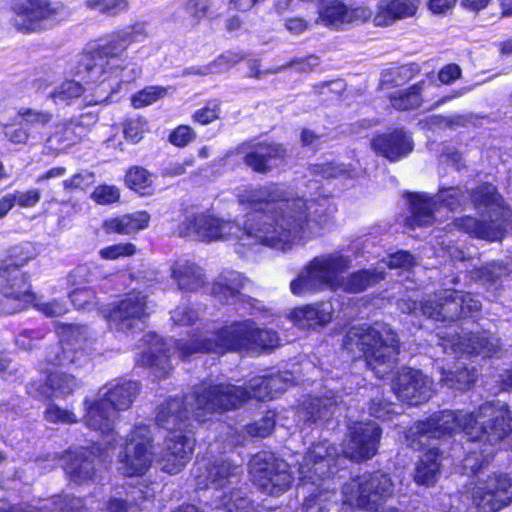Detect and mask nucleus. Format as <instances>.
I'll return each mask as SVG.
<instances>
[{
  "mask_svg": "<svg viewBox=\"0 0 512 512\" xmlns=\"http://www.w3.org/2000/svg\"><path fill=\"white\" fill-rule=\"evenodd\" d=\"M341 396L338 395L337 386L328 387V390L321 397H309L305 399L295 411L296 421L316 422L325 419L332 413V408L339 403Z\"/></svg>",
  "mask_w": 512,
  "mask_h": 512,
  "instance_id": "nucleus-26",
  "label": "nucleus"
},
{
  "mask_svg": "<svg viewBox=\"0 0 512 512\" xmlns=\"http://www.w3.org/2000/svg\"><path fill=\"white\" fill-rule=\"evenodd\" d=\"M394 412V404L390 402L375 398L370 403L369 413L376 418L391 419V414Z\"/></svg>",
  "mask_w": 512,
  "mask_h": 512,
  "instance_id": "nucleus-63",
  "label": "nucleus"
},
{
  "mask_svg": "<svg viewBox=\"0 0 512 512\" xmlns=\"http://www.w3.org/2000/svg\"><path fill=\"white\" fill-rule=\"evenodd\" d=\"M314 172L316 174H320L324 178H337L343 175L353 177V171L351 169H349L346 165L338 163H325L316 165L314 167Z\"/></svg>",
  "mask_w": 512,
  "mask_h": 512,
  "instance_id": "nucleus-59",
  "label": "nucleus"
},
{
  "mask_svg": "<svg viewBox=\"0 0 512 512\" xmlns=\"http://www.w3.org/2000/svg\"><path fill=\"white\" fill-rule=\"evenodd\" d=\"M85 5L89 9L98 10L107 15H116L127 10V0H86Z\"/></svg>",
  "mask_w": 512,
  "mask_h": 512,
  "instance_id": "nucleus-49",
  "label": "nucleus"
},
{
  "mask_svg": "<svg viewBox=\"0 0 512 512\" xmlns=\"http://www.w3.org/2000/svg\"><path fill=\"white\" fill-rule=\"evenodd\" d=\"M84 92L85 89L79 81L66 79L50 91L47 98L56 105H72Z\"/></svg>",
  "mask_w": 512,
  "mask_h": 512,
  "instance_id": "nucleus-42",
  "label": "nucleus"
},
{
  "mask_svg": "<svg viewBox=\"0 0 512 512\" xmlns=\"http://www.w3.org/2000/svg\"><path fill=\"white\" fill-rule=\"evenodd\" d=\"M18 115L21 118V123L27 126L30 131L46 126L53 118V114L49 111L32 108H22Z\"/></svg>",
  "mask_w": 512,
  "mask_h": 512,
  "instance_id": "nucleus-47",
  "label": "nucleus"
},
{
  "mask_svg": "<svg viewBox=\"0 0 512 512\" xmlns=\"http://www.w3.org/2000/svg\"><path fill=\"white\" fill-rule=\"evenodd\" d=\"M211 6V0H189L185 5V10L190 17V24H198L208 16Z\"/></svg>",
  "mask_w": 512,
  "mask_h": 512,
  "instance_id": "nucleus-52",
  "label": "nucleus"
},
{
  "mask_svg": "<svg viewBox=\"0 0 512 512\" xmlns=\"http://www.w3.org/2000/svg\"><path fill=\"white\" fill-rule=\"evenodd\" d=\"M188 339L174 341L173 354L188 358L200 352L224 353L230 350L252 348L272 349L279 344L276 332L270 329H257L252 320L235 322L213 331H196Z\"/></svg>",
  "mask_w": 512,
  "mask_h": 512,
  "instance_id": "nucleus-5",
  "label": "nucleus"
},
{
  "mask_svg": "<svg viewBox=\"0 0 512 512\" xmlns=\"http://www.w3.org/2000/svg\"><path fill=\"white\" fill-rule=\"evenodd\" d=\"M467 197L458 187L442 188L435 197H429L426 193L408 194L410 215L405 224L410 229L427 227L436 220L435 213L441 207H447L450 211L460 207Z\"/></svg>",
  "mask_w": 512,
  "mask_h": 512,
  "instance_id": "nucleus-14",
  "label": "nucleus"
},
{
  "mask_svg": "<svg viewBox=\"0 0 512 512\" xmlns=\"http://www.w3.org/2000/svg\"><path fill=\"white\" fill-rule=\"evenodd\" d=\"M45 420L53 424H72L77 422V416L70 410L50 404L44 413Z\"/></svg>",
  "mask_w": 512,
  "mask_h": 512,
  "instance_id": "nucleus-51",
  "label": "nucleus"
},
{
  "mask_svg": "<svg viewBox=\"0 0 512 512\" xmlns=\"http://www.w3.org/2000/svg\"><path fill=\"white\" fill-rule=\"evenodd\" d=\"M13 198V206L18 205L21 208H32L40 201L41 193L38 189H30L27 191H15L8 193Z\"/></svg>",
  "mask_w": 512,
  "mask_h": 512,
  "instance_id": "nucleus-56",
  "label": "nucleus"
},
{
  "mask_svg": "<svg viewBox=\"0 0 512 512\" xmlns=\"http://www.w3.org/2000/svg\"><path fill=\"white\" fill-rule=\"evenodd\" d=\"M169 89L163 86H147L131 97V104L136 109L150 106L166 97Z\"/></svg>",
  "mask_w": 512,
  "mask_h": 512,
  "instance_id": "nucleus-46",
  "label": "nucleus"
},
{
  "mask_svg": "<svg viewBox=\"0 0 512 512\" xmlns=\"http://www.w3.org/2000/svg\"><path fill=\"white\" fill-rule=\"evenodd\" d=\"M122 56L120 57V60L118 62L119 68L118 72L115 74L110 75L107 79H104L103 81H92L85 78V73L81 71V64H80V58L76 62V66L74 69V73L76 76H78L82 81H85L87 84H96L98 86H104L107 84V88H104V92H107V90H113V84L110 83V81L113 78H119V82L121 83H129L132 81H135L137 78L141 75V68L135 64H132L130 66H122Z\"/></svg>",
  "mask_w": 512,
  "mask_h": 512,
  "instance_id": "nucleus-40",
  "label": "nucleus"
},
{
  "mask_svg": "<svg viewBox=\"0 0 512 512\" xmlns=\"http://www.w3.org/2000/svg\"><path fill=\"white\" fill-rule=\"evenodd\" d=\"M197 319V311L186 303L179 305L171 312V320L176 326H189Z\"/></svg>",
  "mask_w": 512,
  "mask_h": 512,
  "instance_id": "nucleus-54",
  "label": "nucleus"
},
{
  "mask_svg": "<svg viewBox=\"0 0 512 512\" xmlns=\"http://www.w3.org/2000/svg\"><path fill=\"white\" fill-rule=\"evenodd\" d=\"M441 382L451 388L464 390L476 381V371L468 368H457L456 371L445 370L443 368Z\"/></svg>",
  "mask_w": 512,
  "mask_h": 512,
  "instance_id": "nucleus-44",
  "label": "nucleus"
},
{
  "mask_svg": "<svg viewBox=\"0 0 512 512\" xmlns=\"http://www.w3.org/2000/svg\"><path fill=\"white\" fill-rule=\"evenodd\" d=\"M11 256L13 265L0 268V293L3 297L0 314L19 312L34 299L30 285L19 266L35 258V248L30 243H25L13 248Z\"/></svg>",
  "mask_w": 512,
  "mask_h": 512,
  "instance_id": "nucleus-11",
  "label": "nucleus"
},
{
  "mask_svg": "<svg viewBox=\"0 0 512 512\" xmlns=\"http://www.w3.org/2000/svg\"><path fill=\"white\" fill-rule=\"evenodd\" d=\"M480 307V302L471 294L447 289L426 299L421 304V311L435 321L453 322L478 311Z\"/></svg>",
  "mask_w": 512,
  "mask_h": 512,
  "instance_id": "nucleus-17",
  "label": "nucleus"
},
{
  "mask_svg": "<svg viewBox=\"0 0 512 512\" xmlns=\"http://www.w3.org/2000/svg\"><path fill=\"white\" fill-rule=\"evenodd\" d=\"M6 138L13 144H36L40 139V133L20 123L19 126H8L4 132Z\"/></svg>",
  "mask_w": 512,
  "mask_h": 512,
  "instance_id": "nucleus-48",
  "label": "nucleus"
},
{
  "mask_svg": "<svg viewBox=\"0 0 512 512\" xmlns=\"http://www.w3.org/2000/svg\"><path fill=\"white\" fill-rule=\"evenodd\" d=\"M147 131V123L142 118L130 119L125 123L124 135L125 138L132 143L139 142L144 133Z\"/></svg>",
  "mask_w": 512,
  "mask_h": 512,
  "instance_id": "nucleus-58",
  "label": "nucleus"
},
{
  "mask_svg": "<svg viewBox=\"0 0 512 512\" xmlns=\"http://www.w3.org/2000/svg\"><path fill=\"white\" fill-rule=\"evenodd\" d=\"M220 114V103L217 100L209 101L206 106L201 109H198L194 115L193 119L195 122L201 125H207L216 120Z\"/></svg>",
  "mask_w": 512,
  "mask_h": 512,
  "instance_id": "nucleus-55",
  "label": "nucleus"
},
{
  "mask_svg": "<svg viewBox=\"0 0 512 512\" xmlns=\"http://www.w3.org/2000/svg\"><path fill=\"white\" fill-rule=\"evenodd\" d=\"M34 299L30 302L35 301V307L42 312L47 317H58L62 316L67 312V307L65 303L60 301H51V302H41L39 300L36 301L35 296L33 295Z\"/></svg>",
  "mask_w": 512,
  "mask_h": 512,
  "instance_id": "nucleus-62",
  "label": "nucleus"
},
{
  "mask_svg": "<svg viewBox=\"0 0 512 512\" xmlns=\"http://www.w3.org/2000/svg\"><path fill=\"white\" fill-rule=\"evenodd\" d=\"M420 5V0H383L373 18L376 26H389L396 20L412 17Z\"/></svg>",
  "mask_w": 512,
  "mask_h": 512,
  "instance_id": "nucleus-32",
  "label": "nucleus"
},
{
  "mask_svg": "<svg viewBox=\"0 0 512 512\" xmlns=\"http://www.w3.org/2000/svg\"><path fill=\"white\" fill-rule=\"evenodd\" d=\"M343 347L353 354L362 353L378 378L385 377L392 370L399 349L396 334L378 324L350 328L343 340Z\"/></svg>",
  "mask_w": 512,
  "mask_h": 512,
  "instance_id": "nucleus-8",
  "label": "nucleus"
},
{
  "mask_svg": "<svg viewBox=\"0 0 512 512\" xmlns=\"http://www.w3.org/2000/svg\"><path fill=\"white\" fill-rule=\"evenodd\" d=\"M150 307L146 297L141 293L128 294L117 306L109 311L105 318L111 329L128 332L141 330L144 318L149 314Z\"/></svg>",
  "mask_w": 512,
  "mask_h": 512,
  "instance_id": "nucleus-21",
  "label": "nucleus"
},
{
  "mask_svg": "<svg viewBox=\"0 0 512 512\" xmlns=\"http://www.w3.org/2000/svg\"><path fill=\"white\" fill-rule=\"evenodd\" d=\"M435 85L430 80L420 81L408 88L393 92L389 99L391 105L397 110H411L420 107L423 101L429 100L430 89Z\"/></svg>",
  "mask_w": 512,
  "mask_h": 512,
  "instance_id": "nucleus-33",
  "label": "nucleus"
},
{
  "mask_svg": "<svg viewBox=\"0 0 512 512\" xmlns=\"http://www.w3.org/2000/svg\"><path fill=\"white\" fill-rule=\"evenodd\" d=\"M312 473H314V469H312ZM314 483L311 482V480L305 479L304 481H300L301 489L306 490V492H309V489H306L308 485L315 486V490L311 491L309 496L306 498L304 506L307 511L312 510L314 508H318V511H322L325 506L323 505V502L329 501L332 498L335 497V492L330 491L326 489L325 486V478H318L315 474Z\"/></svg>",
  "mask_w": 512,
  "mask_h": 512,
  "instance_id": "nucleus-41",
  "label": "nucleus"
},
{
  "mask_svg": "<svg viewBox=\"0 0 512 512\" xmlns=\"http://www.w3.org/2000/svg\"><path fill=\"white\" fill-rule=\"evenodd\" d=\"M92 454L88 449L79 447L74 450L69 449L62 455L63 469L71 480L80 483L92 477L94 474Z\"/></svg>",
  "mask_w": 512,
  "mask_h": 512,
  "instance_id": "nucleus-31",
  "label": "nucleus"
},
{
  "mask_svg": "<svg viewBox=\"0 0 512 512\" xmlns=\"http://www.w3.org/2000/svg\"><path fill=\"white\" fill-rule=\"evenodd\" d=\"M91 197L98 204L106 205L118 201L120 192L115 186L102 185L94 190Z\"/></svg>",
  "mask_w": 512,
  "mask_h": 512,
  "instance_id": "nucleus-60",
  "label": "nucleus"
},
{
  "mask_svg": "<svg viewBox=\"0 0 512 512\" xmlns=\"http://www.w3.org/2000/svg\"><path fill=\"white\" fill-rule=\"evenodd\" d=\"M464 432L474 445L462 461L466 472L476 473L488 463L494 445L512 432V412L501 401L486 402L475 412L439 411L419 421L406 433L407 444L414 450L428 445L431 439L451 437Z\"/></svg>",
  "mask_w": 512,
  "mask_h": 512,
  "instance_id": "nucleus-3",
  "label": "nucleus"
},
{
  "mask_svg": "<svg viewBox=\"0 0 512 512\" xmlns=\"http://www.w3.org/2000/svg\"><path fill=\"white\" fill-rule=\"evenodd\" d=\"M437 336L443 351L451 355L466 354L486 358L494 356L499 348V339L487 331L467 336L460 334L443 335L439 332Z\"/></svg>",
  "mask_w": 512,
  "mask_h": 512,
  "instance_id": "nucleus-20",
  "label": "nucleus"
},
{
  "mask_svg": "<svg viewBox=\"0 0 512 512\" xmlns=\"http://www.w3.org/2000/svg\"><path fill=\"white\" fill-rule=\"evenodd\" d=\"M192 475L198 489H214L215 508H224L228 512H248L250 509L251 502L239 486L243 475L241 464L230 459H201L196 461Z\"/></svg>",
  "mask_w": 512,
  "mask_h": 512,
  "instance_id": "nucleus-6",
  "label": "nucleus"
},
{
  "mask_svg": "<svg viewBox=\"0 0 512 512\" xmlns=\"http://www.w3.org/2000/svg\"><path fill=\"white\" fill-rule=\"evenodd\" d=\"M275 418V412L269 411L259 421L246 426V432L252 437H267L270 435L276 424Z\"/></svg>",
  "mask_w": 512,
  "mask_h": 512,
  "instance_id": "nucleus-50",
  "label": "nucleus"
},
{
  "mask_svg": "<svg viewBox=\"0 0 512 512\" xmlns=\"http://www.w3.org/2000/svg\"><path fill=\"white\" fill-rule=\"evenodd\" d=\"M226 71H228V69L227 66L224 65L223 59L218 57L205 66L189 68L187 74L206 76L210 74H220Z\"/></svg>",
  "mask_w": 512,
  "mask_h": 512,
  "instance_id": "nucleus-64",
  "label": "nucleus"
},
{
  "mask_svg": "<svg viewBox=\"0 0 512 512\" xmlns=\"http://www.w3.org/2000/svg\"><path fill=\"white\" fill-rule=\"evenodd\" d=\"M77 387L76 379L58 371L50 372L46 384L39 389V396L46 398L70 394Z\"/></svg>",
  "mask_w": 512,
  "mask_h": 512,
  "instance_id": "nucleus-39",
  "label": "nucleus"
},
{
  "mask_svg": "<svg viewBox=\"0 0 512 512\" xmlns=\"http://www.w3.org/2000/svg\"><path fill=\"white\" fill-rule=\"evenodd\" d=\"M148 36L147 25L138 23L114 33L97 48L80 56L81 71L85 78L103 81L118 72V62L126 49L134 42L143 41Z\"/></svg>",
  "mask_w": 512,
  "mask_h": 512,
  "instance_id": "nucleus-10",
  "label": "nucleus"
},
{
  "mask_svg": "<svg viewBox=\"0 0 512 512\" xmlns=\"http://www.w3.org/2000/svg\"><path fill=\"white\" fill-rule=\"evenodd\" d=\"M352 260L340 251L314 257L290 283V290L296 296H305L324 290L343 289L350 293H359L376 284L384 277L382 267L374 270H362L344 278Z\"/></svg>",
  "mask_w": 512,
  "mask_h": 512,
  "instance_id": "nucleus-4",
  "label": "nucleus"
},
{
  "mask_svg": "<svg viewBox=\"0 0 512 512\" xmlns=\"http://www.w3.org/2000/svg\"><path fill=\"white\" fill-rule=\"evenodd\" d=\"M253 482L265 493L278 496L287 491L293 482L289 465L270 452H259L249 462Z\"/></svg>",
  "mask_w": 512,
  "mask_h": 512,
  "instance_id": "nucleus-16",
  "label": "nucleus"
},
{
  "mask_svg": "<svg viewBox=\"0 0 512 512\" xmlns=\"http://www.w3.org/2000/svg\"><path fill=\"white\" fill-rule=\"evenodd\" d=\"M441 454L437 447H431L420 458L416 465L414 479L417 484L432 486L436 483L441 466Z\"/></svg>",
  "mask_w": 512,
  "mask_h": 512,
  "instance_id": "nucleus-37",
  "label": "nucleus"
},
{
  "mask_svg": "<svg viewBox=\"0 0 512 512\" xmlns=\"http://www.w3.org/2000/svg\"><path fill=\"white\" fill-rule=\"evenodd\" d=\"M60 343L52 347L46 355L47 363L66 367L74 364L82 366L88 361L93 340L85 326L61 324L57 327Z\"/></svg>",
  "mask_w": 512,
  "mask_h": 512,
  "instance_id": "nucleus-15",
  "label": "nucleus"
},
{
  "mask_svg": "<svg viewBox=\"0 0 512 512\" xmlns=\"http://www.w3.org/2000/svg\"><path fill=\"white\" fill-rule=\"evenodd\" d=\"M330 302H320L295 308L289 314L294 325L302 329H315L327 325L333 316Z\"/></svg>",
  "mask_w": 512,
  "mask_h": 512,
  "instance_id": "nucleus-29",
  "label": "nucleus"
},
{
  "mask_svg": "<svg viewBox=\"0 0 512 512\" xmlns=\"http://www.w3.org/2000/svg\"><path fill=\"white\" fill-rule=\"evenodd\" d=\"M393 493V484L383 473L365 474L343 486V502L352 507L375 509L374 512H399L396 507L380 506Z\"/></svg>",
  "mask_w": 512,
  "mask_h": 512,
  "instance_id": "nucleus-13",
  "label": "nucleus"
},
{
  "mask_svg": "<svg viewBox=\"0 0 512 512\" xmlns=\"http://www.w3.org/2000/svg\"><path fill=\"white\" fill-rule=\"evenodd\" d=\"M144 342L148 348L141 354L138 363L152 368L156 377H166L171 370V355L166 354L170 352L168 344L155 333L145 335Z\"/></svg>",
  "mask_w": 512,
  "mask_h": 512,
  "instance_id": "nucleus-27",
  "label": "nucleus"
},
{
  "mask_svg": "<svg viewBox=\"0 0 512 512\" xmlns=\"http://www.w3.org/2000/svg\"><path fill=\"white\" fill-rule=\"evenodd\" d=\"M136 248L131 243H120L105 247L99 251L100 256L107 260H116L120 257L131 256Z\"/></svg>",
  "mask_w": 512,
  "mask_h": 512,
  "instance_id": "nucleus-57",
  "label": "nucleus"
},
{
  "mask_svg": "<svg viewBox=\"0 0 512 512\" xmlns=\"http://www.w3.org/2000/svg\"><path fill=\"white\" fill-rule=\"evenodd\" d=\"M286 154L279 144H259L244 158L245 164L255 172L266 173L278 167Z\"/></svg>",
  "mask_w": 512,
  "mask_h": 512,
  "instance_id": "nucleus-30",
  "label": "nucleus"
},
{
  "mask_svg": "<svg viewBox=\"0 0 512 512\" xmlns=\"http://www.w3.org/2000/svg\"><path fill=\"white\" fill-rule=\"evenodd\" d=\"M138 391L139 385L133 381L102 387L94 399L84 401L85 424L105 437H112L119 412L131 406Z\"/></svg>",
  "mask_w": 512,
  "mask_h": 512,
  "instance_id": "nucleus-9",
  "label": "nucleus"
},
{
  "mask_svg": "<svg viewBox=\"0 0 512 512\" xmlns=\"http://www.w3.org/2000/svg\"><path fill=\"white\" fill-rule=\"evenodd\" d=\"M69 296L77 309H91L95 305V293L89 287L76 288Z\"/></svg>",
  "mask_w": 512,
  "mask_h": 512,
  "instance_id": "nucleus-53",
  "label": "nucleus"
},
{
  "mask_svg": "<svg viewBox=\"0 0 512 512\" xmlns=\"http://www.w3.org/2000/svg\"><path fill=\"white\" fill-rule=\"evenodd\" d=\"M372 148L390 161H398L413 150L410 135L403 130L378 135L372 140Z\"/></svg>",
  "mask_w": 512,
  "mask_h": 512,
  "instance_id": "nucleus-28",
  "label": "nucleus"
},
{
  "mask_svg": "<svg viewBox=\"0 0 512 512\" xmlns=\"http://www.w3.org/2000/svg\"><path fill=\"white\" fill-rule=\"evenodd\" d=\"M153 181V175L142 167H133L126 174L129 188L143 195L151 193Z\"/></svg>",
  "mask_w": 512,
  "mask_h": 512,
  "instance_id": "nucleus-45",
  "label": "nucleus"
},
{
  "mask_svg": "<svg viewBox=\"0 0 512 512\" xmlns=\"http://www.w3.org/2000/svg\"><path fill=\"white\" fill-rule=\"evenodd\" d=\"M245 279L237 271H226L220 274L213 283L211 292L221 302L233 304L244 301L240 289L244 287Z\"/></svg>",
  "mask_w": 512,
  "mask_h": 512,
  "instance_id": "nucleus-35",
  "label": "nucleus"
},
{
  "mask_svg": "<svg viewBox=\"0 0 512 512\" xmlns=\"http://www.w3.org/2000/svg\"><path fill=\"white\" fill-rule=\"evenodd\" d=\"M380 437L381 430L375 422L355 423L350 428L349 439L342 452L354 461L370 459L378 451Z\"/></svg>",
  "mask_w": 512,
  "mask_h": 512,
  "instance_id": "nucleus-23",
  "label": "nucleus"
},
{
  "mask_svg": "<svg viewBox=\"0 0 512 512\" xmlns=\"http://www.w3.org/2000/svg\"><path fill=\"white\" fill-rule=\"evenodd\" d=\"M381 264L382 265H379L378 267H382L383 269L384 266L389 268H409L414 265V258L406 251H399L395 254L389 255L387 259H383Z\"/></svg>",
  "mask_w": 512,
  "mask_h": 512,
  "instance_id": "nucleus-61",
  "label": "nucleus"
},
{
  "mask_svg": "<svg viewBox=\"0 0 512 512\" xmlns=\"http://www.w3.org/2000/svg\"><path fill=\"white\" fill-rule=\"evenodd\" d=\"M295 380L291 372H281L268 377L258 376L249 381L248 389L232 384L202 382L184 398H173L159 406L156 422L169 431L159 457L162 469L178 473L191 459L194 439V422L202 423L215 414L238 409L249 398L266 401L285 391Z\"/></svg>",
  "mask_w": 512,
  "mask_h": 512,
  "instance_id": "nucleus-2",
  "label": "nucleus"
},
{
  "mask_svg": "<svg viewBox=\"0 0 512 512\" xmlns=\"http://www.w3.org/2000/svg\"><path fill=\"white\" fill-rule=\"evenodd\" d=\"M474 208L484 219L466 216L455 220L454 225L472 237L497 241L512 223V212L506 207L503 198L497 193L495 186L491 184L479 185L469 194Z\"/></svg>",
  "mask_w": 512,
  "mask_h": 512,
  "instance_id": "nucleus-7",
  "label": "nucleus"
},
{
  "mask_svg": "<svg viewBox=\"0 0 512 512\" xmlns=\"http://www.w3.org/2000/svg\"><path fill=\"white\" fill-rule=\"evenodd\" d=\"M512 273V263L492 262L472 272V278L484 284L495 285Z\"/></svg>",
  "mask_w": 512,
  "mask_h": 512,
  "instance_id": "nucleus-43",
  "label": "nucleus"
},
{
  "mask_svg": "<svg viewBox=\"0 0 512 512\" xmlns=\"http://www.w3.org/2000/svg\"><path fill=\"white\" fill-rule=\"evenodd\" d=\"M471 500L480 512H498L512 502V478L493 474L478 478L471 489Z\"/></svg>",
  "mask_w": 512,
  "mask_h": 512,
  "instance_id": "nucleus-19",
  "label": "nucleus"
},
{
  "mask_svg": "<svg viewBox=\"0 0 512 512\" xmlns=\"http://www.w3.org/2000/svg\"><path fill=\"white\" fill-rule=\"evenodd\" d=\"M151 442L150 428L146 425L135 426L119 459L118 469L123 475H142L149 469L156 456Z\"/></svg>",
  "mask_w": 512,
  "mask_h": 512,
  "instance_id": "nucleus-18",
  "label": "nucleus"
},
{
  "mask_svg": "<svg viewBox=\"0 0 512 512\" xmlns=\"http://www.w3.org/2000/svg\"><path fill=\"white\" fill-rule=\"evenodd\" d=\"M238 202L252 212L232 222L210 214L187 216L180 234L200 241L237 239L243 246L264 244L285 251L326 233L331 226L328 199L294 197L281 184L246 185Z\"/></svg>",
  "mask_w": 512,
  "mask_h": 512,
  "instance_id": "nucleus-1",
  "label": "nucleus"
},
{
  "mask_svg": "<svg viewBox=\"0 0 512 512\" xmlns=\"http://www.w3.org/2000/svg\"><path fill=\"white\" fill-rule=\"evenodd\" d=\"M337 456V448L327 441L313 444L302 457V462L299 463L297 468L300 480L308 479L314 483L315 478L312 469H314V474L318 478L328 477L332 473V465Z\"/></svg>",
  "mask_w": 512,
  "mask_h": 512,
  "instance_id": "nucleus-25",
  "label": "nucleus"
},
{
  "mask_svg": "<svg viewBox=\"0 0 512 512\" xmlns=\"http://www.w3.org/2000/svg\"><path fill=\"white\" fill-rule=\"evenodd\" d=\"M372 11L365 6L350 7L339 0H326L319 9L317 22L334 30H346L370 19Z\"/></svg>",
  "mask_w": 512,
  "mask_h": 512,
  "instance_id": "nucleus-22",
  "label": "nucleus"
},
{
  "mask_svg": "<svg viewBox=\"0 0 512 512\" xmlns=\"http://www.w3.org/2000/svg\"><path fill=\"white\" fill-rule=\"evenodd\" d=\"M150 215L146 211H137L104 221L103 228L107 233L130 235L148 227Z\"/></svg>",
  "mask_w": 512,
  "mask_h": 512,
  "instance_id": "nucleus-36",
  "label": "nucleus"
},
{
  "mask_svg": "<svg viewBox=\"0 0 512 512\" xmlns=\"http://www.w3.org/2000/svg\"><path fill=\"white\" fill-rule=\"evenodd\" d=\"M171 275L182 290H197L205 282L202 269L188 260L175 262L171 268Z\"/></svg>",
  "mask_w": 512,
  "mask_h": 512,
  "instance_id": "nucleus-38",
  "label": "nucleus"
},
{
  "mask_svg": "<svg viewBox=\"0 0 512 512\" xmlns=\"http://www.w3.org/2000/svg\"><path fill=\"white\" fill-rule=\"evenodd\" d=\"M12 24L21 33H37L56 26L69 17L61 2L51 0H12Z\"/></svg>",
  "mask_w": 512,
  "mask_h": 512,
  "instance_id": "nucleus-12",
  "label": "nucleus"
},
{
  "mask_svg": "<svg viewBox=\"0 0 512 512\" xmlns=\"http://www.w3.org/2000/svg\"><path fill=\"white\" fill-rule=\"evenodd\" d=\"M85 132V128L76 121H62L53 127L46 143L51 150L62 152L76 144Z\"/></svg>",
  "mask_w": 512,
  "mask_h": 512,
  "instance_id": "nucleus-34",
  "label": "nucleus"
},
{
  "mask_svg": "<svg viewBox=\"0 0 512 512\" xmlns=\"http://www.w3.org/2000/svg\"><path fill=\"white\" fill-rule=\"evenodd\" d=\"M392 389L396 397L410 405L428 401L433 393L432 381L421 371L404 368L393 380Z\"/></svg>",
  "mask_w": 512,
  "mask_h": 512,
  "instance_id": "nucleus-24",
  "label": "nucleus"
}]
</instances>
